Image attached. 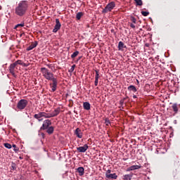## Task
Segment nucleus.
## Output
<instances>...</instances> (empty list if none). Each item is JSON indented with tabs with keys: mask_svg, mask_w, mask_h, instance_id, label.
I'll return each instance as SVG.
<instances>
[{
	"mask_svg": "<svg viewBox=\"0 0 180 180\" xmlns=\"http://www.w3.org/2000/svg\"><path fill=\"white\" fill-rule=\"evenodd\" d=\"M29 8V2L27 1H20L15 9V15L18 16H24L27 12Z\"/></svg>",
	"mask_w": 180,
	"mask_h": 180,
	"instance_id": "1",
	"label": "nucleus"
},
{
	"mask_svg": "<svg viewBox=\"0 0 180 180\" xmlns=\"http://www.w3.org/2000/svg\"><path fill=\"white\" fill-rule=\"evenodd\" d=\"M41 72L42 73L43 77H44V78L48 81H52L53 79H56V77H54V74L51 72L49 69L46 68H41Z\"/></svg>",
	"mask_w": 180,
	"mask_h": 180,
	"instance_id": "2",
	"label": "nucleus"
},
{
	"mask_svg": "<svg viewBox=\"0 0 180 180\" xmlns=\"http://www.w3.org/2000/svg\"><path fill=\"white\" fill-rule=\"evenodd\" d=\"M28 103L29 101H27V100L21 99L17 103V109H18V110H23V109L27 106Z\"/></svg>",
	"mask_w": 180,
	"mask_h": 180,
	"instance_id": "3",
	"label": "nucleus"
},
{
	"mask_svg": "<svg viewBox=\"0 0 180 180\" xmlns=\"http://www.w3.org/2000/svg\"><path fill=\"white\" fill-rule=\"evenodd\" d=\"M116 6V4L114 1L110 2L104 9H103V13H108V12H112L113 11V8H115Z\"/></svg>",
	"mask_w": 180,
	"mask_h": 180,
	"instance_id": "4",
	"label": "nucleus"
},
{
	"mask_svg": "<svg viewBox=\"0 0 180 180\" xmlns=\"http://www.w3.org/2000/svg\"><path fill=\"white\" fill-rule=\"evenodd\" d=\"M51 83L49 84L51 88V91L52 92H56L57 91V85H58V80L57 78L53 79Z\"/></svg>",
	"mask_w": 180,
	"mask_h": 180,
	"instance_id": "5",
	"label": "nucleus"
},
{
	"mask_svg": "<svg viewBox=\"0 0 180 180\" xmlns=\"http://www.w3.org/2000/svg\"><path fill=\"white\" fill-rule=\"evenodd\" d=\"M60 29H61V22H60V20L58 18H56V25L53 30V33H57Z\"/></svg>",
	"mask_w": 180,
	"mask_h": 180,
	"instance_id": "6",
	"label": "nucleus"
},
{
	"mask_svg": "<svg viewBox=\"0 0 180 180\" xmlns=\"http://www.w3.org/2000/svg\"><path fill=\"white\" fill-rule=\"evenodd\" d=\"M49 126H51V121L50 120H45L41 127V130H47Z\"/></svg>",
	"mask_w": 180,
	"mask_h": 180,
	"instance_id": "7",
	"label": "nucleus"
},
{
	"mask_svg": "<svg viewBox=\"0 0 180 180\" xmlns=\"http://www.w3.org/2000/svg\"><path fill=\"white\" fill-rule=\"evenodd\" d=\"M9 71L11 74L13 75V77H16V72H15L16 71V66L13 63L11 64L9 67Z\"/></svg>",
	"mask_w": 180,
	"mask_h": 180,
	"instance_id": "8",
	"label": "nucleus"
},
{
	"mask_svg": "<svg viewBox=\"0 0 180 180\" xmlns=\"http://www.w3.org/2000/svg\"><path fill=\"white\" fill-rule=\"evenodd\" d=\"M61 112V108L58 107L53 110L52 113H51V117H56V116H58L60 112Z\"/></svg>",
	"mask_w": 180,
	"mask_h": 180,
	"instance_id": "9",
	"label": "nucleus"
},
{
	"mask_svg": "<svg viewBox=\"0 0 180 180\" xmlns=\"http://www.w3.org/2000/svg\"><path fill=\"white\" fill-rule=\"evenodd\" d=\"M89 146L86 144H84V146H80L77 148V150L79 153H85L88 150Z\"/></svg>",
	"mask_w": 180,
	"mask_h": 180,
	"instance_id": "10",
	"label": "nucleus"
},
{
	"mask_svg": "<svg viewBox=\"0 0 180 180\" xmlns=\"http://www.w3.org/2000/svg\"><path fill=\"white\" fill-rule=\"evenodd\" d=\"M37 41H35L34 42H32L27 48V51H30V50H33L35 47H37Z\"/></svg>",
	"mask_w": 180,
	"mask_h": 180,
	"instance_id": "11",
	"label": "nucleus"
},
{
	"mask_svg": "<svg viewBox=\"0 0 180 180\" xmlns=\"http://www.w3.org/2000/svg\"><path fill=\"white\" fill-rule=\"evenodd\" d=\"M75 134L78 139H82V131L79 128H77L75 131Z\"/></svg>",
	"mask_w": 180,
	"mask_h": 180,
	"instance_id": "12",
	"label": "nucleus"
},
{
	"mask_svg": "<svg viewBox=\"0 0 180 180\" xmlns=\"http://www.w3.org/2000/svg\"><path fill=\"white\" fill-rule=\"evenodd\" d=\"M141 165H132L127 168V171H135V169H140Z\"/></svg>",
	"mask_w": 180,
	"mask_h": 180,
	"instance_id": "13",
	"label": "nucleus"
},
{
	"mask_svg": "<svg viewBox=\"0 0 180 180\" xmlns=\"http://www.w3.org/2000/svg\"><path fill=\"white\" fill-rule=\"evenodd\" d=\"M77 171L79 173V176H82L84 174H85V169H84L82 167H78Z\"/></svg>",
	"mask_w": 180,
	"mask_h": 180,
	"instance_id": "14",
	"label": "nucleus"
},
{
	"mask_svg": "<svg viewBox=\"0 0 180 180\" xmlns=\"http://www.w3.org/2000/svg\"><path fill=\"white\" fill-rule=\"evenodd\" d=\"M96 76H95V82L94 85L95 86H98V81L99 79V72L98 70H95Z\"/></svg>",
	"mask_w": 180,
	"mask_h": 180,
	"instance_id": "15",
	"label": "nucleus"
},
{
	"mask_svg": "<svg viewBox=\"0 0 180 180\" xmlns=\"http://www.w3.org/2000/svg\"><path fill=\"white\" fill-rule=\"evenodd\" d=\"M106 178L108 179H117V175L116 174V173L110 174H107Z\"/></svg>",
	"mask_w": 180,
	"mask_h": 180,
	"instance_id": "16",
	"label": "nucleus"
},
{
	"mask_svg": "<svg viewBox=\"0 0 180 180\" xmlns=\"http://www.w3.org/2000/svg\"><path fill=\"white\" fill-rule=\"evenodd\" d=\"M83 108L85 110H91V104L89 102H84L83 103Z\"/></svg>",
	"mask_w": 180,
	"mask_h": 180,
	"instance_id": "17",
	"label": "nucleus"
},
{
	"mask_svg": "<svg viewBox=\"0 0 180 180\" xmlns=\"http://www.w3.org/2000/svg\"><path fill=\"white\" fill-rule=\"evenodd\" d=\"M133 177V174H124L122 176L123 180H131V178Z\"/></svg>",
	"mask_w": 180,
	"mask_h": 180,
	"instance_id": "18",
	"label": "nucleus"
},
{
	"mask_svg": "<svg viewBox=\"0 0 180 180\" xmlns=\"http://www.w3.org/2000/svg\"><path fill=\"white\" fill-rule=\"evenodd\" d=\"M123 49H126V46L122 41H120L118 44V50L122 51Z\"/></svg>",
	"mask_w": 180,
	"mask_h": 180,
	"instance_id": "19",
	"label": "nucleus"
},
{
	"mask_svg": "<svg viewBox=\"0 0 180 180\" xmlns=\"http://www.w3.org/2000/svg\"><path fill=\"white\" fill-rule=\"evenodd\" d=\"M46 133H48V134H53V133H54V127H49L47 128Z\"/></svg>",
	"mask_w": 180,
	"mask_h": 180,
	"instance_id": "20",
	"label": "nucleus"
},
{
	"mask_svg": "<svg viewBox=\"0 0 180 180\" xmlns=\"http://www.w3.org/2000/svg\"><path fill=\"white\" fill-rule=\"evenodd\" d=\"M84 16V13L82 12H79L76 15V19L77 20H81V18Z\"/></svg>",
	"mask_w": 180,
	"mask_h": 180,
	"instance_id": "21",
	"label": "nucleus"
},
{
	"mask_svg": "<svg viewBox=\"0 0 180 180\" xmlns=\"http://www.w3.org/2000/svg\"><path fill=\"white\" fill-rule=\"evenodd\" d=\"M127 89L128 91H132V92H137V89L133 85L128 86Z\"/></svg>",
	"mask_w": 180,
	"mask_h": 180,
	"instance_id": "22",
	"label": "nucleus"
},
{
	"mask_svg": "<svg viewBox=\"0 0 180 180\" xmlns=\"http://www.w3.org/2000/svg\"><path fill=\"white\" fill-rule=\"evenodd\" d=\"M136 3V6H143V1L142 0H134Z\"/></svg>",
	"mask_w": 180,
	"mask_h": 180,
	"instance_id": "23",
	"label": "nucleus"
},
{
	"mask_svg": "<svg viewBox=\"0 0 180 180\" xmlns=\"http://www.w3.org/2000/svg\"><path fill=\"white\" fill-rule=\"evenodd\" d=\"M17 61H18V65H22V67H29V64H26V63L22 62V60H18Z\"/></svg>",
	"mask_w": 180,
	"mask_h": 180,
	"instance_id": "24",
	"label": "nucleus"
},
{
	"mask_svg": "<svg viewBox=\"0 0 180 180\" xmlns=\"http://www.w3.org/2000/svg\"><path fill=\"white\" fill-rule=\"evenodd\" d=\"M172 108L175 113H178V105L176 103L173 104Z\"/></svg>",
	"mask_w": 180,
	"mask_h": 180,
	"instance_id": "25",
	"label": "nucleus"
},
{
	"mask_svg": "<svg viewBox=\"0 0 180 180\" xmlns=\"http://www.w3.org/2000/svg\"><path fill=\"white\" fill-rule=\"evenodd\" d=\"M44 117H45V119H50V117H52L51 114L44 112Z\"/></svg>",
	"mask_w": 180,
	"mask_h": 180,
	"instance_id": "26",
	"label": "nucleus"
},
{
	"mask_svg": "<svg viewBox=\"0 0 180 180\" xmlns=\"http://www.w3.org/2000/svg\"><path fill=\"white\" fill-rule=\"evenodd\" d=\"M78 54H79V51H75V52L71 55V58H75V57H77V56H78Z\"/></svg>",
	"mask_w": 180,
	"mask_h": 180,
	"instance_id": "27",
	"label": "nucleus"
},
{
	"mask_svg": "<svg viewBox=\"0 0 180 180\" xmlns=\"http://www.w3.org/2000/svg\"><path fill=\"white\" fill-rule=\"evenodd\" d=\"M34 119H37V120H39V122H41V120H43V119H41V117H40V115L39 114H35L34 115Z\"/></svg>",
	"mask_w": 180,
	"mask_h": 180,
	"instance_id": "28",
	"label": "nucleus"
},
{
	"mask_svg": "<svg viewBox=\"0 0 180 180\" xmlns=\"http://www.w3.org/2000/svg\"><path fill=\"white\" fill-rule=\"evenodd\" d=\"M141 15H143V16H148L150 13L148 11H141Z\"/></svg>",
	"mask_w": 180,
	"mask_h": 180,
	"instance_id": "29",
	"label": "nucleus"
},
{
	"mask_svg": "<svg viewBox=\"0 0 180 180\" xmlns=\"http://www.w3.org/2000/svg\"><path fill=\"white\" fill-rule=\"evenodd\" d=\"M4 146L6 147V148H12V145L10 143H4Z\"/></svg>",
	"mask_w": 180,
	"mask_h": 180,
	"instance_id": "30",
	"label": "nucleus"
},
{
	"mask_svg": "<svg viewBox=\"0 0 180 180\" xmlns=\"http://www.w3.org/2000/svg\"><path fill=\"white\" fill-rule=\"evenodd\" d=\"M105 123L106 126H108L109 124H110V120H109V118L105 119Z\"/></svg>",
	"mask_w": 180,
	"mask_h": 180,
	"instance_id": "31",
	"label": "nucleus"
},
{
	"mask_svg": "<svg viewBox=\"0 0 180 180\" xmlns=\"http://www.w3.org/2000/svg\"><path fill=\"white\" fill-rule=\"evenodd\" d=\"M13 147L14 148L13 150L15 151V153H18V151H19V148H18L16 145L13 144Z\"/></svg>",
	"mask_w": 180,
	"mask_h": 180,
	"instance_id": "32",
	"label": "nucleus"
},
{
	"mask_svg": "<svg viewBox=\"0 0 180 180\" xmlns=\"http://www.w3.org/2000/svg\"><path fill=\"white\" fill-rule=\"evenodd\" d=\"M130 20L131 22H132V23H134V24H136L137 22V20L134 17H131Z\"/></svg>",
	"mask_w": 180,
	"mask_h": 180,
	"instance_id": "33",
	"label": "nucleus"
},
{
	"mask_svg": "<svg viewBox=\"0 0 180 180\" xmlns=\"http://www.w3.org/2000/svg\"><path fill=\"white\" fill-rule=\"evenodd\" d=\"M75 67L76 65H73L71 68L69 70V72H74V70H75Z\"/></svg>",
	"mask_w": 180,
	"mask_h": 180,
	"instance_id": "34",
	"label": "nucleus"
},
{
	"mask_svg": "<svg viewBox=\"0 0 180 180\" xmlns=\"http://www.w3.org/2000/svg\"><path fill=\"white\" fill-rule=\"evenodd\" d=\"M110 172H112V170L110 169L107 170L105 172V176L107 177V175H110L111 174Z\"/></svg>",
	"mask_w": 180,
	"mask_h": 180,
	"instance_id": "35",
	"label": "nucleus"
},
{
	"mask_svg": "<svg viewBox=\"0 0 180 180\" xmlns=\"http://www.w3.org/2000/svg\"><path fill=\"white\" fill-rule=\"evenodd\" d=\"M23 26H25V24H18V25L15 26V27H23Z\"/></svg>",
	"mask_w": 180,
	"mask_h": 180,
	"instance_id": "36",
	"label": "nucleus"
},
{
	"mask_svg": "<svg viewBox=\"0 0 180 180\" xmlns=\"http://www.w3.org/2000/svg\"><path fill=\"white\" fill-rule=\"evenodd\" d=\"M130 27H131V29H136V25L133 23H130Z\"/></svg>",
	"mask_w": 180,
	"mask_h": 180,
	"instance_id": "37",
	"label": "nucleus"
},
{
	"mask_svg": "<svg viewBox=\"0 0 180 180\" xmlns=\"http://www.w3.org/2000/svg\"><path fill=\"white\" fill-rule=\"evenodd\" d=\"M38 115H39L41 117H44V112H39Z\"/></svg>",
	"mask_w": 180,
	"mask_h": 180,
	"instance_id": "38",
	"label": "nucleus"
},
{
	"mask_svg": "<svg viewBox=\"0 0 180 180\" xmlns=\"http://www.w3.org/2000/svg\"><path fill=\"white\" fill-rule=\"evenodd\" d=\"M18 63V60H16V61H15V63H13V64L16 67V65H19Z\"/></svg>",
	"mask_w": 180,
	"mask_h": 180,
	"instance_id": "39",
	"label": "nucleus"
},
{
	"mask_svg": "<svg viewBox=\"0 0 180 180\" xmlns=\"http://www.w3.org/2000/svg\"><path fill=\"white\" fill-rule=\"evenodd\" d=\"M12 168H13V169H16V167L15 166V164H13V165H12Z\"/></svg>",
	"mask_w": 180,
	"mask_h": 180,
	"instance_id": "40",
	"label": "nucleus"
},
{
	"mask_svg": "<svg viewBox=\"0 0 180 180\" xmlns=\"http://www.w3.org/2000/svg\"><path fill=\"white\" fill-rule=\"evenodd\" d=\"M47 67H49V68H52L53 67L51 66V65H47Z\"/></svg>",
	"mask_w": 180,
	"mask_h": 180,
	"instance_id": "41",
	"label": "nucleus"
},
{
	"mask_svg": "<svg viewBox=\"0 0 180 180\" xmlns=\"http://www.w3.org/2000/svg\"><path fill=\"white\" fill-rule=\"evenodd\" d=\"M133 98H134V99H136V98H137V96L134 95V96H133Z\"/></svg>",
	"mask_w": 180,
	"mask_h": 180,
	"instance_id": "42",
	"label": "nucleus"
},
{
	"mask_svg": "<svg viewBox=\"0 0 180 180\" xmlns=\"http://www.w3.org/2000/svg\"><path fill=\"white\" fill-rule=\"evenodd\" d=\"M120 103L123 105V101H120Z\"/></svg>",
	"mask_w": 180,
	"mask_h": 180,
	"instance_id": "43",
	"label": "nucleus"
},
{
	"mask_svg": "<svg viewBox=\"0 0 180 180\" xmlns=\"http://www.w3.org/2000/svg\"><path fill=\"white\" fill-rule=\"evenodd\" d=\"M79 60H81V57L79 58Z\"/></svg>",
	"mask_w": 180,
	"mask_h": 180,
	"instance_id": "44",
	"label": "nucleus"
}]
</instances>
